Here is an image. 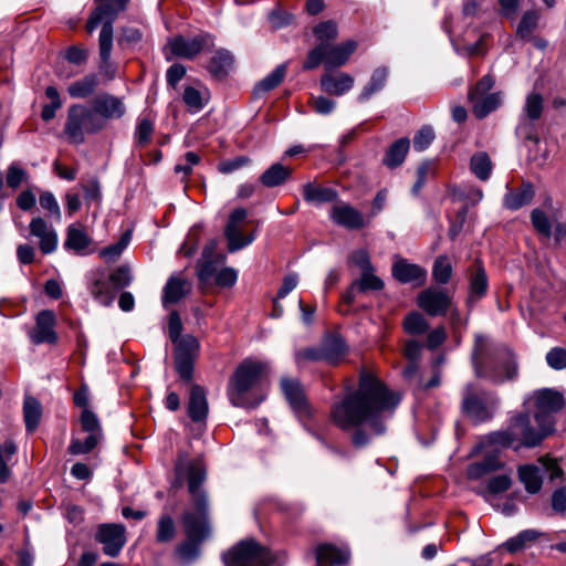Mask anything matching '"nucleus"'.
I'll use <instances>...</instances> for the list:
<instances>
[{
    "label": "nucleus",
    "instance_id": "obj_1",
    "mask_svg": "<svg viewBox=\"0 0 566 566\" xmlns=\"http://www.w3.org/2000/svg\"><path fill=\"white\" fill-rule=\"evenodd\" d=\"M400 397L373 373L363 368L358 386L331 407V421L340 430H352L350 442L361 449L386 432L385 417L391 415Z\"/></svg>",
    "mask_w": 566,
    "mask_h": 566
},
{
    "label": "nucleus",
    "instance_id": "obj_2",
    "mask_svg": "<svg viewBox=\"0 0 566 566\" xmlns=\"http://www.w3.org/2000/svg\"><path fill=\"white\" fill-rule=\"evenodd\" d=\"M474 375L495 385L516 379L518 365L515 354L504 345H494L488 337L475 335L471 354Z\"/></svg>",
    "mask_w": 566,
    "mask_h": 566
},
{
    "label": "nucleus",
    "instance_id": "obj_3",
    "mask_svg": "<svg viewBox=\"0 0 566 566\" xmlns=\"http://www.w3.org/2000/svg\"><path fill=\"white\" fill-rule=\"evenodd\" d=\"M268 374V365L252 358L243 359L230 376L227 396L239 408H255L263 400L260 386Z\"/></svg>",
    "mask_w": 566,
    "mask_h": 566
},
{
    "label": "nucleus",
    "instance_id": "obj_4",
    "mask_svg": "<svg viewBox=\"0 0 566 566\" xmlns=\"http://www.w3.org/2000/svg\"><path fill=\"white\" fill-rule=\"evenodd\" d=\"M104 129V119L84 104H73L67 108L64 134L70 143L81 145L85 134L94 135Z\"/></svg>",
    "mask_w": 566,
    "mask_h": 566
},
{
    "label": "nucleus",
    "instance_id": "obj_5",
    "mask_svg": "<svg viewBox=\"0 0 566 566\" xmlns=\"http://www.w3.org/2000/svg\"><path fill=\"white\" fill-rule=\"evenodd\" d=\"M93 2L94 8L86 20L85 30L92 33L101 27L98 38L113 39V24L118 15L127 10L130 0H93Z\"/></svg>",
    "mask_w": 566,
    "mask_h": 566
},
{
    "label": "nucleus",
    "instance_id": "obj_6",
    "mask_svg": "<svg viewBox=\"0 0 566 566\" xmlns=\"http://www.w3.org/2000/svg\"><path fill=\"white\" fill-rule=\"evenodd\" d=\"M224 566H271L274 563L272 553L253 538L239 542L223 553Z\"/></svg>",
    "mask_w": 566,
    "mask_h": 566
},
{
    "label": "nucleus",
    "instance_id": "obj_7",
    "mask_svg": "<svg viewBox=\"0 0 566 566\" xmlns=\"http://www.w3.org/2000/svg\"><path fill=\"white\" fill-rule=\"evenodd\" d=\"M520 444L534 448L554 432V420H546L542 415H534V422L527 413H518L511 420Z\"/></svg>",
    "mask_w": 566,
    "mask_h": 566
},
{
    "label": "nucleus",
    "instance_id": "obj_8",
    "mask_svg": "<svg viewBox=\"0 0 566 566\" xmlns=\"http://www.w3.org/2000/svg\"><path fill=\"white\" fill-rule=\"evenodd\" d=\"M357 42L345 41L337 45L319 43L307 54L303 64L304 70H314L324 62L326 69L339 67L347 63L349 56L356 51Z\"/></svg>",
    "mask_w": 566,
    "mask_h": 566
},
{
    "label": "nucleus",
    "instance_id": "obj_9",
    "mask_svg": "<svg viewBox=\"0 0 566 566\" xmlns=\"http://www.w3.org/2000/svg\"><path fill=\"white\" fill-rule=\"evenodd\" d=\"M494 84L495 77L492 74H486L469 90L468 98L472 104V112L474 116L479 119L486 117L502 104V92L489 93L493 88Z\"/></svg>",
    "mask_w": 566,
    "mask_h": 566
},
{
    "label": "nucleus",
    "instance_id": "obj_10",
    "mask_svg": "<svg viewBox=\"0 0 566 566\" xmlns=\"http://www.w3.org/2000/svg\"><path fill=\"white\" fill-rule=\"evenodd\" d=\"M80 422L82 430L88 436L82 442L78 439H72L67 451L70 454L78 455L91 452L96 448L98 441L102 439L103 432L97 416L91 409H84L81 412Z\"/></svg>",
    "mask_w": 566,
    "mask_h": 566
},
{
    "label": "nucleus",
    "instance_id": "obj_11",
    "mask_svg": "<svg viewBox=\"0 0 566 566\" xmlns=\"http://www.w3.org/2000/svg\"><path fill=\"white\" fill-rule=\"evenodd\" d=\"M198 352L199 343L192 335L184 336L176 346L174 355L175 367L184 382H190L193 378V367Z\"/></svg>",
    "mask_w": 566,
    "mask_h": 566
},
{
    "label": "nucleus",
    "instance_id": "obj_12",
    "mask_svg": "<svg viewBox=\"0 0 566 566\" xmlns=\"http://www.w3.org/2000/svg\"><path fill=\"white\" fill-rule=\"evenodd\" d=\"M185 534L188 537H195L205 541L210 534L208 517V501L192 502V510L185 511L181 516Z\"/></svg>",
    "mask_w": 566,
    "mask_h": 566
},
{
    "label": "nucleus",
    "instance_id": "obj_13",
    "mask_svg": "<svg viewBox=\"0 0 566 566\" xmlns=\"http://www.w3.org/2000/svg\"><path fill=\"white\" fill-rule=\"evenodd\" d=\"M168 46L172 55L192 60L205 50L211 49L213 46V40L208 33H200L192 38L177 35L169 40Z\"/></svg>",
    "mask_w": 566,
    "mask_h": 566
},
{
    "label": "nucleus",
    "instance_id": "obj_14",
    "mask_svg": "<svg viewBox=\"0 0 566 566\" xmlns=\"http://www.w3.org/2000/svg\"><path fill=\"white\" fill-rule=\"evenodd\" d=\"M462 412L474 422H484L492 418V413L484 401V392L474 384H468L462 392Z\"/></svg>",
    "mask_w": 566,
    "mask_h": 566
},
{
    "label": "nucleus",
    "instance_id": "obj_15",
    "mask_svg": "<svg viewBox=\"0 0 566 566\" xmlns=\"http://www.w3.org/2000/svg\"><path fill=\"white\" fill-rule=\"evenodd\" d=\"M280 385L282 392L294 413L300 419L311 418L313 415L312 407L305 397L302 384L297 379L284 377L281 379Z\"/></svg>",
    "mask_w": 566,
    "mask_h": 566
},
{
    "label": "nucleus",
    "instance_id": "obj_16",
    "mask_svg": "<svg viewBox=\"0 0 566 566\" xmlns=\"http://www.w3.org/2000/svg\"><path fill=\"white\" fill-rule=\"evenodd\" d=\"M125 526L122 524H101L95 539L103 545L105 555L116 557L126 543Z\"/></svg>",
    "mask_w": 566,
    "mask_h": 566
},
{
    "label": "nucleus",
    "instance_id": "obj_17",
    "mask_svg": "<svg viewBox=\"0 0 566 566\" xmlns=\"http://www.w3.org/2000/svg\"><path fill=\"white\" fill-rule=\"evenodd\" d=\"M418 306L430 316L444 315L452 304V297L443 290L428 287L417 297Z\"/></svg>",
    "mask_w": 566,
    "mask_h": 566
},
{
    "label": "nucleus",
    "instance_id": "obj_18",
    "mask_svg": "<svg viewBox=\"0 0 566 566\" xmlns=\"http://www.w3.org/2000/svg\"><path fill=\"white\" fill-rule=\"evenodd\" d=\"M56 317L50 310H43L36 315L35 326L29 332V338L34 345L51 344L57 342L55 332Z\"/></svg>",
    "mask_w": 566,
    "mask_h": 566
},
{
    "label": "nucleus",
    "instance_id": "obj_19",
    "mask_svg": "<svg viewBox=\"0 0 566 566\" xmlns=\"http://www.w3.org/2000/svg\"><path fill=\"white\" fill-rule=\"evenodd\" d=\"M533 400L537 409L535 415H542L546 420H554L552 413L558 412L565 406L562 392L551 388L534 391Z\"/></svg>",
    "mask_w": 566,
    "mask_h": 566
},
{
    "label": "nucleus",
    "instance_id": "obj_20",
    "mask_svg": "<svg viewBox=\"0 0 566 566\" xmlns=\"http://www.w3.org/2000/svg\"><path fill=\"white\" fill-rule=\"evenodd\" d=\"M92 109L104 119V128L109 119H119L126 113L123 98L109 93H102L92 102Z\"/></svg>",
    "mask_w": 566,
    "mask_h": 566
},
{
    "label": "nucleus",
    "instance_id": "obj_21",
    "mask_svg": "<svg viewBox=\"0 0 566 566\" xmlns=\"http://www.w3.org/2000/svg\"><path fill=\"white\" fill-rule=\"evenodd\" d=\"M29 231L32 237L39 239V248L43 254H50L55 251L57 234L43 218H33L30 221Z\"/></svg>",
    "mask_w": 566,
    "mask_h": 566
},
{
    "label": "nucleus",
    "instance_id": "obj_22",
    "mask_svg": "<svg viewBox=\"0 0 566 566\" xmlns=\"http://www.w3.org/2000/svg\"><path fill=\"white\" fill-rule=\"evenodd\" d=\"M392 276L400 283H415L417 286L424 284L427 271L418 264L409 263L405 259H399L392 264Z\"/></svg>",
    "mask_w": 566,
    "mask_h": 566
},
{
    "label": "nucleus",
    "instance_id": "obj_23",
    "mask_svg": "<svg viewBox=\"0 0 566 566\" xmlns=\"http://www.w3.org/2000/svg\"><path fill=\"white\" fill-rule=\"evenodd\" d=\"M331 219L336 224L350 230H358L366 226L363 214L350 205L344 202L333 206Z\"/></svg>",
    "mask_w": 566,
    "mask_h": 566
},
{
    "label": "nucleus",
    "instance_id": "obj_24",
    "mask_svg": "<svg viewBox=\"0 0 566 566\" xmlns=\"http://www.w3.org/2000/svg\"><path fill=\"white\" fill-rule=\"evenodd\" d=\"M192 290V284L181 274H172L169 276L163 290L161 302L165 307L176 304L186 297Z\"/></svg>",
    "mask_w": 566,
    "mask_h": 566
},
{
    "label": "nucleus",
    "instance_id": "obj_25",
    "mask_svg": "<svg viewBox=\"0 0 566 566\" xmlns=\"http://www.w3.org/2000/svg\"><path fill=\"white\" fill-rule=\"evenodd\" d=\"M206 469L200 461H192L187 468L188 491L192 502L208 501L206 491L201 488L206 480Z\"/></svg>",
    "mask_w": 566,
    "mask_h": 566
},
{
    "label": "nucleus",
    "instance_id": "obj_26",
    "mask_svg": "<svg viewBox=\"0 0 566 566\" xmlns=\"http://www.w3.org/2000/svg\"><path fill=\"white\" fill-rule=\"evenodd\" d=\"M469 282L470 287L467 302L469 305H472L486 294L489 286L486 272L479 260L475 261L474 268L470 269Z\"/></svg>",
    "mask_w": 566,
    "mask_h": 566
},
{
    "label": "nucleus",
    "instance_id": "obj_27",
    "mask_svg": "<svg viewBox=\"0 0 566 566\" xmlns=\"http://www.w3.org/2000/svg\"><path fill=\"white\" fill-rule=\"evenodd\" d=\"M354 83V77L344 72L337 74H324L319 80L322 90L329 95L336 96H342L349 92L353 88Z\"/></svg>",
    "mask_w": 566,
    "mask_h": 566
},
{
    "label": "nucleus",
    "instance_id": "obj_28",
    "mask_svg": "<svg viewBox=\"0 0 566 566\" xmlns=\"http://www.w3.org/2000/svg\"><path fill=\"white\" fill-rule=\"evenodd\" d=\"M349 551L344 547H338L334 544H319L315 548V557L318 565L334 564L343 565L349 560Z\"/></svg>",
    "mask_w": 566,
    "mask_h": 566
},
{
    "label": "nucleus",
    "instance_id": "obj_29",
    "mask_svg": "<svg viewBox=\"0 0 566 566\" xmlns=\"http://www.w3.org/2000/svg\"><path fill=\"white\" fill-rule=\"evenodd\" d=\"M321 347L324 360L331 365L339 364L347 354L345 340L336 334L326 336L323 339Z\"/></svg>",
    "mask_w": 566,
    "mask_h": 566
},
{
    "label": "nucleus",
    "instance_id": "obj_30",
    "mask_svg": "<svg viewBox=\"0 0 566 566\" xmlns=\"http://www.w3.org/2000/svg\"><path fill=\"white\" fill-rule=\"evenodd\" d=\"M208 413V401L205 389L199 385H192L188 402V416L195 422L206 419Z\"/></svg>",
    "mask_w": 566,
    "mask_h": 566
},
{
    "label": "nucleus",
    "instance_id": "obj_31",
    "mask_svg": "<svg viewBox=\"0 0 566 566\" xmlns=\"http://www.w3.org/2000/svg\"><path fill=\"white\" fill-rule=\"evenodd\" d=\"M535 190L532 184L524 182L515 189H511L503 199L504 207L510 210H517L532 202Z\"/></svg>",
    "mask_w": 566,
    "mask_h": 566
},
{
    "label": "nucleus",
    "instance_id": "obj_32",
    "mask_svg": "<svg viewBox=\"0 0 566 566\" xmlns=\"http://www.w3.org/2000/svg\"><path fill=\"white\" fill-rule=\"evenodd\" d=\"M92 243V239L86 233L82 224H71L66 230L64 248L74 251L77 254H84V251Z\"/></svg>",
    "mask_w": 566,
    "mask_h": 566
},
{
    "label": "nucleus",
    "instance_id": "obj_33",
    "mask_svg": "<svg viewBox=\"0 0 566 566\" xmlns=\"http://www.w3.org/2000/svg\"><path fill=\"white\" fill-rule=\"evenodd\" d=\"M112 50H113V39L108 38H98V51H99V65L98 71L99 74L106 80L112 81L116 77L117 67L112 62Z\"/></svg>",
    "mask_w": 566,
    "mask_h": 566
},
{
    "label": "nucleus",
    "instance_id": "obj_34",
    "mask_svg": "<svg viewBox=\"0 0 566 566\" xmlns=\"http://www.w3.org/2000/svg\"><path fill=\"white\" fill-rule=\"evenodd\" d=\"M234 63L232 53L228 50L221 49L210 59L208 63V71L212 77L223 80L231 71Z\"/></svg>",
    "mask_w": 566,
    "mask_h": 566
},
{
    "label": "nucleus",
    "instance_id": "obj_35",
    "mask_svg": "<svg viewBox=\"0 0 566 566\" xmlns=\"http://www.w3.org/2000/svg\"><path fill=\"white\" fill-rule=\"evenodd\" d=\"M389 70L386 66L375 69L367 84L363 87L357 96L359 103H365L371 98L373 95L380 92L387 83Z\"/></svg>",
    "mask_w": 566,
    "mask_h": 566
},
{
    "label": "nucleus",
    "instance_id": "obj_36",
    "mask_svg": "<svg viewBox=\"0 0 566 566\" xmlns=\"http://www.w3.org/2000/svg\"><path fill=\"white\" fill-rule=\"evenodd\" d=\"M292 168L284 166L281 163L271 165L260 176V182L268 188L279 187L284 185L292 176Z\"/></svg>",
    "mask_w": 566,
    "mask_h": 566
},
{
    "label": "nucleus",
    "instance_id": "obj_37",
    "mask_svg": "<svg viewBox=\"0 0 566 566\" xmlns=\"http://www.w3.org/2000/svg\"><path fill=\"white\" fill-rule=\"evenodd\" d=\"M88 290L94 300L104 306H109L114 301V290L102 273L94 275Z\"/></svg>",
    "mask_w": 566,
    "mask_h": 566
},
{
    "label": "nucleus",
    "instance_id": "obj_38",
    "mask_svg": "<svg viewBox=\"0 0 566 566\" xmlns=\"http://www.w3.org/2000/svg\"><path fill=\"white\" fill-rule=\"evenodd\" d=\"M286 71L287 66L285 63L277 65L268 76L255 84L253 96L258 98L276 88L283 82Z\"/></svg>",
    "mask_w": 566,
    "mask_h": 566
},
{
    "label": "nucleus",
    "instance_id": "obj_39",
    "mask_svg": "<svg viewBox=\"0 0 566 566\" xmlns=\"http://www.w3.org/2000/svg\"><path fill=\"white\" fill-rule=\"evenodd\" d=\"M202 543L203 541L186 536V538L175 547L174 553L180 563L189 565L199 558Z\"/></svg>",
    "mask_w": 566,
    "mask_h": 566
},
{
    "label": "nucleus",
    "instance_id": "obj_40",
    "mask_svg": "<svg viewBox=\"0 0 566 566\" xmlns=\"http://www.w3.org/2000/svg\"><path fill=\"white\" fill-rule=\"evenodd\" d=\"M99 85L96 74H86L82 78L72 82L67 86V93L72 98H86L91 96Z\"/></svg>",
    "mask_w": 566,
    "mask_h": 566
},
{
    "label": "nucleus",
    "instance_id": "obj_41",
    "mask_svg": "<svg viewBox=\"0 0 566 566\" xmlns=\"http://www.w3.org/2000/svg\"><path fill=\"white\" fill-rule=\"evenodd\" d=\"M503 467V463L499 460L496 453L485 455L481 461L471 463L468 467V478L471 480H478L483 475L497 471Z\"/></svg>",
    "mask_w": 566,
    "mask_h": 566
},
{
    "label": "nucleus",
    "instance_id": "obj_42",
    "mask_svg": "<svg viewBox=\"0 0 566 566\" xmlns=\"http://www.w3.org/2000/svg\"><path fill=\"white\" fill-rule=\"evenodd\" d=\"M177 536V526L172 516L163 513L156 523L155 541L159 545L171 543Z\"/></svg>",
    "mask_w": 566,
    "mask_h": 566
},
{
    "label": "nucleus",
    "instance_id": "obj_43",
    "mask_svg": "<svg viewBox=\"0 0 566 566\" xmlns=\"http://www.w3.org/2000/svg\"><path fill=\"white\" fill-rule=\"evenodd\" d=\"M517 472L520 481L524 484L525 490L528 493L535 494L541 491L543 481L539 474V469L536 465H521L518 467Z\"/></svg>",
    "mask_w": 566,
    "mask_h": 566
},
{
    "label": "nucleus",
    "instance_id": "obj_44",
    "mask_svg": "<svg viewBox=\"0 0 566 566\" xmlns=\"http://www.w3.org/2000/svg\"><path fill=\"white\" fill-rule=\"evenodd\" d=\"M410 142L408 138L403 137L396 140L390 145L384 157V164L389 168H396L400 166L409 151Z\"/></svg>",
    "mask_w": 566,
    "mask_h": 566
},
{
    "label": "nucleus",
    "instance_id": "obj_45",
    "mask_svg": "<svg viewBox=\"0 0 566 566\" xmlns=\"http://www.w3.org/2000/svg\"><path fill=\"white\" fill-rule=\"evenodd\" d=\"M42 407L40 401L31 396H27L23 402V418L28 432H33L41 420Z\"/></svg>",
    "mask_w": 566,
    "mask_h": 566
},
{
    "label": "nucleus",
    "instance_id": "obj_46",
    "mask_svg": "<svg viewBox=\"0 0 566 566\" xmlns=\"http://www.w3.org/2000/svg\"><path fill=\"white\" fill-rule=\"evenodd\" d=\"M226 261L224 255L216 256L214 259H200L198 262V279L202 287L211 284V280L216 277L219 272L218 266Z\"/></svg>",
    "mask_w": 566,
    "mask_h": 566
},
{
    "label": "nucleus",
    "instance_id": "obj_47",
    "mask_svg": "<svg viewBox=\"0 0 566 566\" xmlns=\"http://www.w3.org/2000/svg\"><path fill=\"white\" fill-rule=\"evenodd\" d=\"M303 198L307 202H332L337 198V192L333 188L318 187L308 182L303 186Z\"/></svg>",
    "mask_w": 566,
    "mask_h": 566
},
{
    "label": "nucleus",
    "instance_id": "obj_48",
    "mask_svg": "<svg viewBox=\"0 0 566 566\" xmlns=\"http://www.w3.org/2000/svg\"><path fill=\"white\" fill-rule=\"evenodd\" d=\"M544 112V98L537 92H531L526 95L521 117L531 120H539Z\"/></svg>",
    "mask_w": 566,
    "mask_h": 566
},
{
    "label": "nucleus",
    "instance_id": "obj_49",
    "mask_svg": "<svg viewBox=\"0 0 566 566\" xmlns=\"http://www.w3.org/2000/svg\"><path fill=\"white\" fill-rule=\"evenodd\" d=\"M45 96L50 99V103L43 105L41 119L43 122H50L55 117L56 112L62 107L63 103L55 86H48L45 88Z\"/></svg>",
    "mask_w": 566,
    "mask_h": 566
},
{
    "label": "nucleus",
    "instance_id": "obj_50",
    "mask_svg": "<svg viewBox=\"0 0 566 566\" xmlns=\"http://www.w3.org/2000/svg\"><path fill=\"white\" fill-rule=\"evenodd\" d=\"M472 172L482 181L490 178L492 171V161L484 151L474 154L470 160Z\"/></svg>",
    "mask_w": 566,
    "mask_h": 566
},
{
    "label": "nucleus",
    "instance_id": "obj_51",
    "mask_svg": "<svg viewBox=\"0 0 566 566\" xmlns=\"http://www.w3.org/2000/svg\"><path fill=\"white\" fill-rule=\"evenodd\" d=\"M375 269L361 272L359 279L354 281V289L357 293H367L368 291H381L385 286L384 281L374 274Z\"/></svg>",
    "mask_w": 566,
    "mask_h": 566
},
{
    "label": "nucleus",
    "instance_id": "obj_52",
    "mask_svg": "<svg viewBox=\"0 0 566 566\" xmlns=\"http://www.w3.org/2000/svg\"><path fill=\"white\" fill-rule=\"evenodd\" d=\"M541 535L542 533L536 530L522 531L516 536L507 539L505 547L510 553H516L526 547L530 543L535 542Z\"/></svg>",
    "mask_w": 566,
    "mask_h": 566
},
{
    "label": "nucleus",
    "instance_id": "obj_53",
    "mask_svg": "<svg viewBox=\"0 0 566 566\" xmlns=\"http://www.w3.org/2000/svg\"><path fill=\"white\" fill-rule=\"evenodd\" d=\"M539 13L536 10H527L523 13L516 28V35L521 39L530 40L531 34L537 28Z\"/></svg>",
    "mask_w": 566,
    "mask_h": 566
},
{
    "label": "nucleus",
    "instance_id": "obj_54",
    "mask_svg": "<svg viewBox=\"0 0 566 566\" xmlns=\"http://www.w3.org/2000/svg\"><path fill=\"white\" fill-rule=\"evenodd\" d=\"M201 161V157L195 151H188L184 158L175 165L174 171L176 174H182L181 182L185 187L188 186V177L191 175L192 169Z\"/></svg>",
    "mask_w": 566,
    "mask_h": 566
},
{
    "label": "nucleus",
    "instance_id": "obj_55",
    "mask_svg": "<svg viewBox=\"0 0 566 566\" xmlns=\"http://www.w3.org/2000/svg\"><path fill=\"white\" fill-rule=\"evenodd\" d=\"M17 452V446L13 441H6L0 444V483H4L10 479L11 472L8 462Z\"/></svg>",
    "mask_w": 566,
    "mask_h": 566
},
{
    "label": "nucleus",
    "instance_id": "obj_56",
    "mask_svg": "<svg viewBox=\"0 0 566 566\" xmlns=\"http://www.w3.org/2000/svg\"><path fill=\"white\" fill-rule=\"evenodd\" d=\"M452 264L448 256L440 255L432 266V277L438 284H447L452 276Z\"/></svg>",
    "mask_w": 566,
    "mask_h": 566
},
{
    "label": "nucleus",
    "instance_id": "obj_57",
    "mask_svg": "<svg viewBox=\"0 0 566 566\" xmlns=\"http://www.w3.org/2000/svg\"><path fill=\"white\" fill-rule=\"evenodd\" d=\"M402 326L405 332L410 335H421L429 328L427 319L418 312L409 313L405 317Z\"/></svg>",
    "mask_w": 566,
    "mask_h": 566
},
{
    "label": "nucleus",
    "instance_id": "obj_58",
    "mask_svg": "<svg viewBox=\"0 0 566 566\" xmlns=\"http://www.w3.org/2000/svg\"><path fill=\"white\" fill-rule=\"evenodd\" d=\"M531 222L535 231L548 239L552 237V222L547 214L541 209H533L531 212Z\"/></svg>",
    "mask_w": 566,
    "mask_h": 566
},
{
    "label": "nucleus",
    "instance_id": "obj_59",
    "mask_svg": "<svg viewBox=\"0 0 566 566\" xmlns=\"http://www.w3.org/2000/svg\"><path fill=\"white\" fill-rule=\"evenodd\" d=\"M536 120L520 117L518 125L516 126L515 134L523 142H533L537 144L539 137L535 125Z\"/></svg>",
    "mask_w": 566,
    "mask_h": 566
},
{
    "label": "nucleus",
    "instance_id": "obj_60",
    "mask_svg": "<svg viewBox=\"0 0 566 566\" xmlns=\"http://www.w3.org/2000/svg\"><path fill=\"white\" fill-rule=\"evenodd\" d=\"M29 179V174L18 163H12L6 174V181L9 188L15 190Z\"/></svg>",
    "mask_w": 566,
    "mask_h": 566
},
{
    "label": "nucleus",
    "instance_id": "obj_61",
    "mask_svg": "<svg viewBox=\"0 0 566 566\" xmlns=\"http://www.w3.org/2000/svg\"><path fill=\"white\" fill-rule=\"evenodd\" d=\"M129 240H130V233L125 232L118 242L104 248L99 252V255L106 262H115L120 256V254L126 249V247L128 245Z\"/></svg>",
    "mask_w": 566,
    "mask_h": 566
},
{
    "label": "nucleus",
    "instance_id": "obj_62",
    "mask_svg": "<svg viewBox=\"0 0 566 566\" xmlns=\"http://www.w3.org/2000/svg\"><path fill=\"white\" fill-rule=\"evenodd\" d=\"M313 34L319 43H328V41L337 38V24L333 20L323 21L314 27Z\"/></svg>",
    "mask_w": 566,
    "mask_h": 566
},
{
    "label": "nucleus",
    "instance_id": "obj_63",
    "mask_svg": "<svg viewBox=\"0 0 566 566\" xmlns=\"http://www.w3.org/2000/svg\"><path fill=\"white\" fill-rule=\"evenodd\" d=\"M486 439L490 444L499 446L502 448H509L515 441H517L512 422L506 430L491 432L488 434Z\"/></svg>",
    "mask_w": 566,
    "mask_h": 566
},
{
    "label": "nucleus",
    "instance_id": "obj_64",
    "mask_svg": "<svg viewBox=\"0 0 566 566\" xmlns=\"http://www.w3.org/2000/svg\"><path fill=\"white\" fill-rule=\"evenodd\" d=\"M417 180L411 188V192L415 196H418L421 191L422 187L426 185L429 177L434 175V164L433 161L427 160L421 163L416 171Z\"/></svg>",
    "mask_w": 566,
    "mask_h": 566
}]
</instances>
